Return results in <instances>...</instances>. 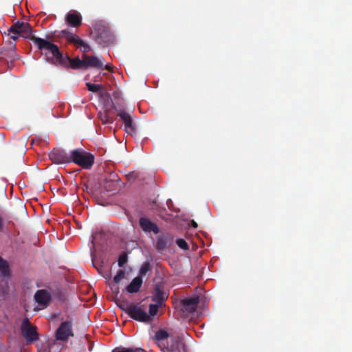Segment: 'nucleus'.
<instances>
[{
  "instance_id": "nucleus-1",
  "label": "nucleus",
  "mask_w": 352,
  "mask_h": 352,
  "mask_svg": "<svg viewBox=\"0 0 352 352\" xmlns=\"http://www.w3.org/2000/svg\"><path fill=\"white\" fill-rule=\"evenodd\" d=\"M34 45L42 52L47 60L52 64H65L63 61V54L59 50L57 45L54 44L50 41L41 38H34Z\"/></svg>"
},
{
  "instance_id": "nucleus-2",
  "label": "nucleus",
  "mask_w": 352,
  "mask_h": 352,
  "mask_svg": "<svg viewBox=\"0 0 352 352\" xmlns=\"http://www.w3.org/2000/svg\"><path fill=\"white\" fill-rule=\"evenodd\" d=\"M71 162L80 166L84 169H89L94 163V156L82 149H75L71 151Z\"/></svg>"
},
{
  "instance_id": "nucleus-3",
  "label": "nucleus",
  "mask_w": 352,
  "mask_h": 352,
  "mask_svg": "<svg viewBox=\"0 0 352 352\" xmlns=\"http://www.w3.org/2000/svg\"><path fill=\"white\" fill-rule=\"evenodd\" d=\"M8 34H20L23 38L31 40L34 43V38H37L32 35V28L29 23L21 22L17 21L8 29Z\"/></svg>"
},
{
  "instance_id": "nucleus-4",
  "label": "nucleus",
  "mask_w": 352,
  "mask_h": 352,
  "mask_svg": "<svg viewBox=\"0 0 352 352\" xmlns=\"http://www.w3.org/2000/svg\"><path fill=\"white\" fill-rule=\"evenodd\" d=\"M127 309L126 314L135 320L140 322L150 320V316L146 312L144 305L138 306V305L130 303V307Z\"/></svg>"
},
{
  "instance_id": "nucleus-5",
  "label": "nucleus",
  "mask_w": 352,
  "mask_h": 352,
  "mask_svg": "<svg viewBox=\"0 0 352 352\" xmlns=\"http://www.w3.org/2000/svg\"><path fill=\"white\" fill-rule=\"evenodd\" d=\"M21 330L28 343H32L38 340V333L36 326H32L28 318L23 319Z\"/></svg>"
},
{
  "instance_id": "nucleus-6",
  "label": "nucleus",
  "mask_w": 352,
  "mask_h": 352,
  "mask_svg": "<svg viewBox=\"0 0 352 352\" xmlns=\"http://www.w3.org/2000/svg\"><path fill=\"white\" fill-rule=\"evenodd\" d=\"M73 336L72 322L67 320L61 322L56 331V339L59 341L67 342L70 337Z\"/></svg>"
},
{
  "instance_id": "nucleus-7",
  "label": "nucleus",
  "mask_w": 352,
  "mask_h": 352,
  "mask_svg": "<svg viewBox=\"0 0 352 352\" xmlns=\"http://www.w3.org/2000/svg\"><path fill=\"white\" fill-rule=\"evenodd\" d=\"M71 153L60 148H54L49 153V158L54 164H67L71 162Z\"/></svg>"
},
{
  "instance_id": "nucleus-8",
  "label": "nucleus",
  "mask_w": 352,
  "mask_h": 352,
  "mask_svg": "<svg viewBox=\"0 0 352 352\" xmlns=\"http://www.w3.org/2000/svg\"><path fill=\"white\" fill-rule=\"evenodd\" d=\"M168 293L164 291V284L162 281L156 283L154 285V290L152 296V300L160 305H163L164 302L167 300Z\"/></svg>"
},
{
  "instance_id": "nucleus-9",
  "label": "nucleus",
  "mask_w": 352,
  "mask_h": 352,
  "mask_svg": "<svg viewBox=\"0 0 352 352\" xmlns=\"http://www.w3.org/2000/svg\"><path fill=\"white\" fill-rule=\"evenodd\" d=\"M85 64V69L91 67L97 69H104V60L102 57H97L95 56H88L83 54Z\"/></svg>"
},
{
  "instance_id": "nucleus-10",
  "label": "nucleus",
  "mask_w": 352,
  "mask_h": 352,
  "mask_svg": "<svg viewBox=\"0 0 352 352\" xmlns=\"http://www.w3.org/2000/svg\"><path fill=\"white\" fill-rule=\"evenodd\" d=\"M34 298L36 302H37L42 308L47 307L52 300V295L50 292L43 289L36 291Z\"/></svg>"
},
{
  "instance_id": "nucleus-11",
  "label": "nucleus",
  "mask_w": 352,
  "mask_h": 352,
  "mask_svg": "<svg viewBox=\"0 0 352 352\" xmlns=\"http://www.w3.org/2000/svg\"><path fill=\"white\" fill-rule=\"evenodd\" d=\"M63 61L65 64H59L60 66L65 67H71L73 69H85V61L83 58V55L82 56V58L80 59L78 57L75 58H71L68 56H63Z\"/></svg>"
},
{
  "instance_id": "nucleus-12",
  "label": "nucleus",
  "mask_w": 352,
  "mask_h": 352,
  "mask_svg": "<svg viewBox=\"0 0 352 352\" xmlns=\"http://www.w3.org/2000/svg\"><path fill=\"white\" fill-rule=\"evenodd\" d=\"M173 236L168 233H163L157 237L155 248L159 252L167 249L173 241Z\"/></svg>"
},
{
  "instance_id": "nucleus-13",
  "label": "nucleus",
  "mask_w": 352,
  "mask_h": 352,
  "mask_svg": "<svg viewBox=\"0 0 352 352\" xmlns=\"http://www.w3.org/2000/svg\"><path fill=\"white\" fill-rule=\"evenodd\" d=\"M139 225L141 229L146 233L153 232L155 234H158L160 232L158 226L151 221L148 218L140 217L139 219Z\"/></svg>"
},
{
  "instance_id": "nucleus-14",
  "label": "nucleus",
  "mask_w": 352,
  "mask_h": 352,
  "mask_svg": "<svg viewBox=\"0 0 352 352\" xmlns=\"http://www.w3.org/2000/svg\"><path fill=\"white\" fill-rule=\"evenodd\" d=\"M65 22L72 28H78L82 24V18L81 14L76 11H70L66 15L65 18Z\"/></svg>"
},
{
  "instance_id": "nucleus-15",
  "label": "nucleus",
  "mask_w": 352,
  "mask_h": 352,
  "mask_svg": "<svg viewBox=\"0 0 352 352\" xmlns=\"http://www.w3.org/2000/svg\"><path fill=\"white\" fill-rule=\"evenodd\" d=\"M59 35L61 37L65 38L69 43H72L78 47H79L80 45L84 44V41L82 39H81L75 34L68 31L67 30H63L60 31Z\"/></svg>"
},
{
  "instance_id": "nucleus-16",
  "label": "nucleus",
  "mask_w": 352,
  "mask_h": 352,
  "mask_svg": "<svg viewBox=\"0 0 352 352\" xmlns=\"http://www.w3.org/2000/svg\"><path fill=\"white\" fill-rule=\"evenodd\" d=\"M199 302V298L198 296L185 298L182 300V305L184 307L185 311L189 313H193L195 311L197 305Z\"/></svg>"
},
{
  "instance_id": "nucleus-17",
  "label": "nucleus",
  "mask_w": 352,
  "mask_h": 352,
  "mask_svg": "<svg viewBox=\"0 0 352 352\" xmlns=\"http://www.w3.org/2000/svg\"><path fill=\"white\" fill-rule=\"evenodd\" d=\"M142 279L140 276L134 278L129 285L126 286L127 292L133 294L139 292L142 285Z\"/></svg>"
},
{
  "instance_id": "nucleus-18",
  "label": "nucleus",
  "mask_w": 352,
  "mask_h": 352,
  "mask_svg": "<svg viewBox=\"0 0 352 352\" xmlns=\"http://www.w3.org/2000/svg\"><path fill=\"white\" fill-rule=\"evenodd\" d=\"M12 218L10 215H5L3 217L0 215V232H3L10 225H13Z\"/></svg>"
},
{
  "instance_id": "nucleus-19",
  "label": "nucleus",
  "mask_w": 352,
  "mask_h": 352,
  "mask_svg": "<svg viewBox=\"0 0 352 352\" xmlns=\"http://www.w3.org/2000/svg\"><path fill=\"white\" fill-rule=\"evenodd\" d=\"M0 272L3 277L10 276V267L8 263L0 256Z\"/></svg>"
},
{
  "instance_id": "nucleus-20",
  "label": "nucleus",
  "mask_w": 352,
  "mask_h": 352,
  "mask_svg": "<svg viewBox=\"0 0 352 352\" xmlns=\"http://www.w3.org/2000/svg\"><path fill=\"white\" fill-rule=\"evenodd\" d=\"M151 271V266L150 263L148 261L144 262L142 264L141 267L138 272V276H140V278H142V277L146 276V274Z\"/></svg>"
},
{
  "instance_id": "nucleus-21",
  "label": "nucleus",
  "mask_w": 352,
  "mask_h": 352,
  "mask_svg": "<svg viewBox=\"0 0 352 352\" xmlns=\"http://www.w3.org/2000/svg\"><path fill=\"white\" fill-rule=\"evenodd\" d=\"M98 117L103 124H112L114 122V118L110 116L107 111L104 113L100 112Z\"/></svg>"
},
{
  "instance_id": "nucleus-22",
  "label": "nucleus",
  "mask_w": 352,
  "mask_h": 352,
  "mask_svg": "<svg viewBox=\"0 0 352 352\" xmlns=\"http://www.w3.org/2000/svg\"><path fill=\"white\" fill-rule=\"evenodd\" d=\"M124 124V130L127 133L135 134L136 133L135 124L133 122L132 118L128 120Z\"/></svg>"
},
{
  "instance_id": "nucleus-23",
  "label": "nucleus",
  "mask_w": 352,
  "mask_h": 352,
  "mask_svg": "<svg viewBox=\"0 0 352 352\" xmlns=\"http://www.w3.org/2000/svg\"><path fill=\"white\" fill-rule=\"evenodd\" d=\"M169 337V333L163 329H160L155 333L154 339L156 341H162L167 339Z\"/></svg>"
},
{
  "instance_id": "nucleus-24",
  "label": "nucleus",
  "mask_w": 352,
  "mask_h": 352,
  "mask_svg": "<svg viewBox=\"0 0 352 352\" xmlns=\"http://www.w3.org/2000/svg\"><path fill=\"white\" fill-rule=\"evenodd\" d=\"M86 86L89 91L98 92L102 89V86L98 84H92L91 82H87Z\"/></svg>"
},
{
  "instance_id": "nucleus-25",
  "label": "nucleus",
  "mask_w": 352,
  "mask_h": 352,
  "mask_svg": "<svg viewBox=\"0 0 352 352\" xmlns=\"http://www.w3.org/2000/svg\"><path fill=\"white\" fill-rule=\"evenodd\" d=\"M118 116L120 118L124 124L128 122V120H129V119L131 118V115L124 110L119 111L118 113Z\"/></svg>"
},
{
  "instance_id": "nucleus-26",
  "label": "nucleus",
  "mask_w": 352,
  "mask_h": 352,
  "mask_svg": "<svg viewBox=\"0 0 352 352\" xmlns=\"http://www.w3.org/2000/svg\"><path fill=\"white\" fill-rule=\"evenodd\" d=\"M128 261V256L125 252H122L118 258V266L122 267Z\"/></svg>"
},
{
  "instance_id": "nucleus-27",
  "label": "nucleus",
  "mask_w": 352,
  "mask_h": 352,
  "mask_svg": "<svg viewBox=\"0 0 352 352\" xmlns=\"http://www.w3.org/2000/svg\"><path fill=\"white\" fill-rule=\"evenodd\" d=\"M162 305H160L159 303L155 304H150L149 305V315L151 316H155L158 311V309Z\"/></svg>"
},
{
  "instance_id": "nucleus-28",
  "label": "nucleus",
  "mask_w": 352,
  "mask_h": 352,
  "mask_svg": "<svg viewBox=\"0 0 352 352\" xmlns=\"http://www.w3.org/2000/svg\"><path fill=\"white\" fill-rule=\"evenodd\" d=\"M125 276V272L123 270H119L116 275L113 278V281L116 283H119Z\"/></svg>"
},
{
  "instance_id": "nucleus-29",
  "label": "nucleus",
  "mask_w": 352,
  "mask_h": 352,
  "mask_svg": "<svg viewBox=\"0 0 352 352\" xmlns=\"http://www.w3.org/2000/svg\"><path fill=\"white\" fill-rule=\"evenodd\" d=\"M111 177V183L109 184H108V181L107 180V182H106V185L104 186V188L107 189V190H110L111 188H113V186L115 185V184L113 183V182L115 181H117V178H118V175H116V174H112L110 175Z\"/></svg>"
},
{
  "instance_id": "nucleus-30",
  "label": "nucleus",
  "mask_w": 352,
  "mask_h": 352,
  "mask_svg": "<svg viewBox=\"0 0 352 352\" xmlns=\"http://www.w3.org/2000/svg\"><path fill=\"white\" fill-rule=\"evenodd\" d=\"M177 245L183 250H188L189 246L187 242L183 239H178L176 241Z\"/></svg>"
},
{
  "instance_id": "nucleus-31",
  "label": "nucleus",
  "mask_w": 352,
  "mask_h": 352,
  "mask_svg": "<svg viewBox=\"0 0 352 352\" xmlns=\"http://www.w3.org/2000/svg\"><path fill=\"white\" fill-rule=\"evenodd\" d=\"M118 307L123 311H124L126 314V311L130 307V303H128L126 302H116Z\"/></svg>"
},
{
  "instance_id": "nucleus-32",
  "label": "nucleus",
  "mask_w": 352,
  "mask_h": 352,
  "mask_svg": "<svg viewBox=\"0 0 352 352\" xmlns=\"http://www.w3.org/2000/svg\"><path fill=\"white\" fill-rule=\"evenodd\" d=\"M80 47H81L80 50L84 54L87 53L91 50L90 46L87 43H86L85 41H84V44L80 45Z\"/></svg>"
},
{
  "instance_id": "nucleus-33",
  "label": "nucleus",
  "mask_w": 352,
  "mask_h": 352,
  "mask_svg": "<svg viewBox=\"0 0 352 352\" xmlns=\"http://www.w3.org/2000/svg\"><path fill=\"white\" fill-rule=\"evenodd\" d=\"M112 352H130V348L126 347H116Z\"/></svg>"
},
{
  "instance_id": "nucleus-34",
  "label": "nucleus",
  "mask_w": 352,
  "mask_h": 352,
  "mask_svg": "<svg viewBox=\"0 0 352 352\" xmlns=\"http://www.w3.org/2000/svg\"><path fill=\"white\" fill-rule=\"evenodd\" d=\"M130 352H146L144 349L140 347L130 348Z\"/></svg>"
},
{
  "instance_id": "nucleus-35",
  "label": "nucleus",
  "mask_w": 352,
  "mask_h": 352,
  "mask_svg": "<svg viewBox=\"0 0 352 352\" xmlns=\"http://www.w3.org/2000/svg\"><path fill=\"white\" fill-rule=\"evenodd\" d=\"M11 36H10V38H12L13 41H16L19 39V36H21L20 34H11Z\"/></svg>"
},
{
  "instance_id": "nucleus-36",
  "label": "nucleus",
  "mask_w": 352,
  "mask_h": 352,
  "mask_svg": "<svg viewBox=\"0 0 352 352\" xmlns=\"http://www.w3.org/2000/svg\"><path fill=\"white\" fill-rule=\"evenodd\" d=\"M104 69L108 70L109 72L112 71V65L111 64H104Z\"/></svg>"
},
{
  "instance_id": "nucleus-37",
  "label": "nucleus",
  "mask_w": 352,
  "mask_h": 352,
  "mask_svg": "<svg viewBox=\"0 0 352 352\" xmlns=\"http://www.w3.org/2000/svg\"><path fill=\"white\" fill-rule=\"evenodd\" d=\"M10 53H11V55H10V57L13 58V59H14L15 57L16 56V54L15 52L14 51H12Z\"/></svg>"
},
{
  "instance_id": "nucleus-38",
  "label": "nucleus",
  "mask_w": 352,
  "mask_h": 352,
  "mask_svg": "<svg viewBox=\"0 0 352 352\" xmlns=\"http://www.w3.org/2000/svg\"><path fill=\"white\" fill-rule=\"evenodd\" d=\"M191 225L195 228H197V223L194 221V220H192L191 221Z\"/></svg>"
},
{
  "instance_id": "nucleus-39",
  "label": "nucleus",
  "mask_w": 352,
  "mask_h": 352,
  "mask_svg": "<svg viewBox=\"0 0 352 352\" xmlns=\"http://www.w3.org/2000/svg\"><path fill=\"white\" fill-rule=\"evenodd\" d=\"M98 38H102V36L101 33L98 32Z\"/></svg>"
},
{
  "instance_id": "nucleus-40",
  "label": "nucleus",
  "mask_w": 352,
  "mask_h": 352,
  "mask_svg": "<svg viewBox=\"0 0 352 352\" xmlns=\"http://www.w3.org/2000/svg\"><path fill=\"white\" fill-rule=\"evenodd\" d=\"M59 32H58V34H55V36H60L59 35Z\"/></svg>"
}]
</instances>
